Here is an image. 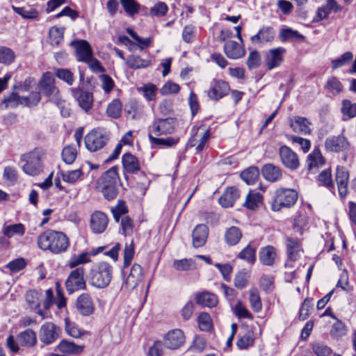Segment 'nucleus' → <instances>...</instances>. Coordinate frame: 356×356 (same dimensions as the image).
<instances>
[{
    "label": "nucleus",
    "instance_id": "obj_7",
    "mask_svg": "<svg viewBox=\"0 0 356 356\" xmlns=\"http://www.w3.org/2000/svg\"><path fill=\"white\" fill-rule=\"evenodd\" d=\"M85 270L83 267H79L72 270L66 282L65 286L69 294L75 291L85 289L86 283L84 280Z\"/></svg>",
    "mask_w": 356,
    "mask_h": 356
},
{
    "label": "nucleus",
    "instance_id": "obj_22",
    "mask_svg": "<svg viewBox=\"0 0 356 356\" xmlns=\"http://www.w3.org/2000/svg\"><path fill=\"white\" fill-rule=\"evenodd\" d=\"M142 279V267L139 264H135L132 266L130 273L125 280V287L129 290L134 289L138 286Z\"/></svg>",
    "mask_w": 356,
    "mask_h": 356
},
{
    "label": "nucleus",
    "instance_id": "obj_40",
    "mask_svg": "<svg viewBox=\"0 0 356 356\" xmlns=\"http://www.w3.org/2000/svg\"><path fill=\"white\" fill-rule=\"evenodd\" d=\"M249 294V302L252 309L256 313L259 312L262 309V303L259 291L252 288L250 290Z\"/></svg>",
    "mask_w": 356,
    "mask_h": 356
},
{
    "label": "nucleus",
    "instance_id": "obj_32",
    "mask_svg": "<svg viewBox=\"0 0 356 356\" xmlns=\"http://www.w3.org/2000/svg\"><path fill=\"white\" fill-rule=\"evenodd\" d=\"M25 227L22 223H15L8 225H4L2 227V233L7 238L22 236L25 233Z\"/></svg>",
    "mask_w": 356,
    "mask_h": 356
},
{
    "label": "nucleus",
    "instance_id": "obj_1",
    "mask_svg": "<svg viewBox=\"0 0 356 356\" xmlns=\"http://www.w3.org/2000/svg\"><path fill=\"white\" fill-rule=\"evenodd\" d=\"M38 247L43 250H49L53 254H60L65 252L70 241L67 236L61 232L47 230L38 238Z\"/></svg>",
    "mask_w": 356,
    "mask_h": 356
},
{
    "label": "nucleus",
    "instance_id": "obj_17",
    "mask_svg": "<svg viewBox=\"0 0 356 356\" xmlns=\"http://www.w3.org/2000/svg\"><path fill=\"white\" fill-rule=\"evenodd\" d=\"M335 179L340 197L342 198L345 197L348 193V183L349 179L348 170L344 167L337 166Z\"/></svg>",
    "mask_w": 356,
    "mask_h": 356
},
{
    "label": "nucleus",
    "instance_id": "obj_43",
    "mask_svg": "<svg viewBox=\"0 0 356 356\" xmlns=\"http://www.w3.org/2000/svg\"><path fill=\"white\" fill-rule=\"evenodd\" d=\"M343 85L335 76L328 78L325 88L333 95H339L343 90Z\"/></svg>",
    "mask_w": 356,
    "mask_h": 356
},
{
    "label": "nucleus",
    "instance_id": "obj_3",
    "mask_svg": "<svg viewBox=\"0 0 356 356\" xmlns=\"http://www.w3.org/2000/svg\"><path fill=\"white\" fill-rule=\"evenodd\" d=\"M118 168L113 166L104 172L97 181V188L106 200H111L116 197L118 193Z\"/></svg>",
    "mask_w": 356,
    "mask_h": 356
},
{
    "label": "nucleus",
    "instance_id": "obj_33",
    "mask_svg": "<svg viewBox=\"0 0 356 356\" xmlns=\"http://www.w3.org/2000/svg\"><path fill=\"white\" fill-rule=\"evenodd\" d=\"M275 257V248L270 245L263 248L259 251V260L265 266H272Z\"/></svg>",
    "mask_w": 356,
    "mask_h": 356
},
{
    "label": "nucleus",
    "instance_id": "obj_4",
    "mask_svg": "<svg viewBox=\"0 0 356 356\" xmlns=\"http://www.w3.org/2000/svg\"><path fill=\"white\" fill-rule=\"evenodd\" d=\"M113 276V267L107 262L102 261L95 264L90 272V283L97 289L108 286Z\"/></svg>",
    "mask_w": 356,
    "mask_h": 356
},
{
    "label": "nucleus",
    "instance_id": "obj_9",
    "mask_svg": "<svg viewBox=\"0 0 356 356\" xmlns=\"http://www.w3.org/2000/svg\"><path fill=\"white\" fill-rule=\"evenodd\" d=\"M176 120L172 118L155 119L150 127L156 136L171 134L175 129Z\"/></svg>",
    "mask_w": 356,
    "mask_h": 356
},
{
    "label": "nucleus",
    "instance_id": "obj_38",
    "mask_svg": "<svg viewBox=\"0 0 356 356\" xmlns=\"http://www.w3.org/2000/svg\"><path fill=\"white\" fill-rule=\"evenodd\" d=\"M262 195L259 193L250 192L246 196L244 206L250 210H255L261 204Z\"/></svg>",
    "mask_w": 356,
    "mask_h": 356
},
{
    "label": "nucleus",
    "instance_id": "obj_47",
    "mask_svg": "<svg viewBox=\"0 0 356 356\" xmlns=\"http://www.w3.org/2000/svg\"><path fill=\"white\" fill-rule=\"evenodd\" d=\"M149 139L150 142L158 146H164V147H172L175 145L179 142V138L174 137H168L166 138H155L152 136L151 134H149Z\"/></svg>",
    "mask_w": 356,
    "mask_h": 356
},
{
    "label": "nucleus",
    "instance_id": "obj_23",
    "mask_svg": "<svg viewBox=\"0 0 356 356\" xmlns=\"http://www.w3.org/2000/svg\"><path fill=\"white\" fill-rule=\"evenodd\" d=\"M42 295L36 290H30L26 293V301L29 306L35 309V312L42 316V318H45L46 316L43 312L40 309Z\"/></svg>",
    "mask_w": 356,
    "mask_h": 356
},
{
    "label": "nucleus",
    "instance_id": "obj_55",
    "mask_svg": "<svg viewBox=\"0 0 356 356\" xmlns=\"http://www.w3.org/2000/svg\"><path fill=\"white\" fill-rule=\"evenodd\" d=\"M198 325L202 331H209L212 327L211 316L206 312L200 314L197 318Z\"/></svg>",
    "mask_w": 356,
    "mask_h": 356
},
{
    "label": "nucleus",
    "instance_id": "obj_14",
    "mask_svg": "<svg viewBox=\"0 0 356 356\" xmlns=\"http://www.w3.org/2000/svg\"><path fill=\"white\" fill-rule=\"evenodd\" d=\"M349 143L346 138L342 136H334L327 138L325 141V149L328 152H339L348 149Z\"/></svg>",
    "mask_w": 356,
    "mask_h": 356
},
{
    "label": "nucleus",
    "instance_id": "obj_8",
    "mask_svg": "<svg viewBox=\"0 0 356 356\" xmlns=\"http://www.w3.org/2000/svg\"><path fill=\"white\" fill-rule=\"evenodd\" d=\"M60 332L58 326L51 322H47L39 330V339L44 344H51L59 338Z\"/></svg>",
    "mask_w": 356,
    "mask_h": 356
},
{
    "label": "nucleus",
    "instance_id": "obj_49",
    "mask_svg": "<svg viewBox=\"0 0 356 356\" xmlns=\"http://www.w3.org/2000/svg\"><path fill=\"white\" fill-rule=\"evenodd\" d=\"M60 174L63 180L65 182L70 184H74L76 182L83 176V172L81 169L63 171Z\"/></svg>",
    "mask_w": 356,
    "mask_h": 356
},
{
    "label": "nucleus",
    "instance_id": "obj_20",
    "mask_svg": "<svg viewBox=\"0 0 356 356\" xmlns=\"http://www.w3.org/2000/svg\"><path fill=\"white\" fill-rule=\"evenodd\" d=\"M72 95L76 99L79 106L86 112L92 107L93 97L92 93L79 88L72 89Z\"/></svg>",
    "mask_w": 356,
    "mask_h": 356
},
{
    "label": "nucleus",
    "instance_id": "obj_48",
    "mask_svg": "<svg viewBox=\"0 0 356 356\" xmlns=\"http://www.w3.org/2000/svg\"><path fill=\"white\" fill-rule=\"evenodd\" d=\"M15 52L7 47H0V63L10 65L15 60Z\"/></svg>",
    "mask_w": 356,
    "mask_h": 356
},
{
    "label": "nucleus",
    "instance_id": "obj_45",
    "mask_svg": "<svg viewBox=\"0 0 356 356\" xmlns=\"http://www.w3.org/2000/svg\"><path fill=\"white\" fill-rule=\"evenodd\" d=\"M122 104L118 99H113L107 106L106 113L108 116L117 119L122 113Z\"/></svg>",
    "mask_w": 356,
    "mask_h": 356
},
{
    "label": "nucleus",
    "instance_id": "obj_61",
    "mask_svg": "<svg viewBox=\"0 0 356 356\" xmlns=\"http://www.w3.org/2000/svg\"><path fill=\"white\" fill-rule=\"evenodd\" d=\"M280 40L284 41L291 40L294 38L302 39L304 37L300 34L297 31L291 29H284L280 33Z\"/></svg>",
    "mask_w": 356,
    "mask_h": 356
},
{
    "label": "nucleus",
    "instance_id": "obj_64",
    "mask_svg": "<svg viewBox=\"0 0 356 356\" xmlns=\"http://www.w3.org/2000/svg\"><path fill=\"white\" fill-rule=\"evenodd\" d=\"M246 63L250 69L257 68L261 63L259 53L257 50L251 51L248 55Z\"/></svg>",
    "mask_w": 356,
    "mask_h": 356
},
{
    "label": "nucleus",
    "instance_id": "obj_2",
    "mask_svg": "<svg viewBox=\"0 0 356 356\" xmlns=\"http://www.w3.org/2000/svg\"><path fill=\"white\" fill-rule=\"evenodd\" d=\"M46 154V150L41 147H36L22 154L20 160L25 163L22 166L23 172L30 176L38 175L43 170Z\"/></svg>",
    "mask_w": 356,
    "mask_h": 356
},
{
    "label": "nucleus",
    "instance_id": "obj_42",
    "mask_svg": "<svg viewBox=\"0 0 356 356\" xmlns=\"http://www.w3.org/2000/svg\"><path fill=\"white\" fill-rule=\"evenodd\" d=\"M20 104L23 105L22 97L19 96L15 92H13L8 97H5L1 102V106L5 109L15 108Z\"/></svg>",
    "mask_w": 356,
    "mask_h": 356
},
{
    "label": "nucleus",
    "instance_id": "obj_54",
    "mask_svg": "<svg viewBox=\"0 0 356 356\" xmlns=\"http://www.w3.org/2000/svg\"><path fill=\"white\" fill-rule=\"evenodd\" d=\"M353 55L350 51L343 54L339 58L332 60V69L336 70L349 63L353 60Z\"/></svg>",
    "mask_w": 356,
    "mask_h": 356
},
{
    "label": "nucleus",
    "instance_id": "obj_36",
    "mask_svg": "<svg viewBox=\"0 0 356 356\" xmlns=\"http://www.w3.org/2000/svg\"><path fill=\"white\" fill-rule=\"evenodd\" d=\"M59 351L67 354H76L83 351V347L67 340H62L57 346Z\"/></svg>",
    "mask_w": 356,
    "mask_h": 356
},
{
    "label": "nucleus",
    "instance_id": "obj_58",
    "mask_svg": "<svg viewBox=\"0 0 356 356\" xmlns=\"http://www.w3.org/2000/svg\"><path fill=\"white\" fill-rule=\"evenodd\" d=\"M41 99L40 92H32L29 96L22 97V104L24 106L32 107L36 106Z\"/></svg>",
    "mask_w": 356,
    "mask_h": 356
},
{
    "label": "nucleus",
    "instance_id": "obj_25",
    "mask_svg": "<svg viewBox=\"0 0 356 356\" xmlns=\"http://www.w3.org/2000/svg\"><path fill=\"white\" fill-rule=\"evenodd\" d=\"M261 173L264 178L270 182L279 181L282 176L281 168L272 163L265 164L261 168Z\"/></svg>",
    "mask_w": 356,
    "mask_h": 356
},
{
    "label": "nucleus",
    "instance_id": "obj_41",
    "mask_svg": "<svg viewBox=\"0 0 356 356\" xmlns=\"http://www.w3.org/2000/svg\"><path fill=\"white\" fill-rule=\"evenodd\" d=\"M65 29L63 27L52 26L49 31V37L51 45H59L63 40Z\"/></svg>",
    "mask_w": 356,
    "mask_h": 356
},
{
    "label": "nucleus",
    "instance_id": "obj_10",
    "mask_svg": "<svg viewBox=\"0 0 356 356\" xmlns=\"http://www.w3.org/2000/svg\"><path fill=\"white\" fill-rule=\"evenodd\" d=\"M55 79L50 72L43 74L39 81L40 90L47 96L58 101L59 90L54 85Z\"/></svg>",
    "mask_w": 356,
    "mask_h": 356
},
{
    "label": "nucleus",
    "instance_id": "obj_44",
    "mask_svg": "<svg viewBox=\"0 0 356 356\" xmlns=\"http://www.w3.org/2000/svg\"><path fill=\"white\" fill-rule=\"evenodd\" d=\"M90 261V254L88 252H82L79 254H74L68 261V266L74 268L79 265L89 263Z\"/></svg>",
    "mask_w": 356,
    "mask_h": 356
},
{
    "label": "nucleus",
    "instance_id": "obj_30",
    "mask_svg": "<svg viewBox=\"0 0 356 356\" xmlns=\"http://www.w3.org/2000/svg\"><path fill=\"white\" fill-rule=\"evenodd\" d=\"M122 165L127 172L136 173L140 170L138 159L130 153H127L122 158Z\"/></svg>",
    "mask_w": 356,
    "mask_h": 356
},
{
    "label": "nucleus",
    "instance_id": "obj_13",
    "mask_svg": "<svg viewBox=\"0 0 356 356\" xmlns=\"http://www.w3.org/2000/svg\"><path fill=\"white\" fill-rule=\"evenodd\" d=\"M275 37V31L271 26L261 28L257 34L250 38V41L254 45H264L271 43Z\"/></svg>",
    "mask_w": 356,
    "mask_h": 356
},
{
    "label": "nucleus",
    "instance_id": "obj_15",
    "mask_svg": "<svg viewBox=\"0 0 356 356\" xmlns=\"http://www.w3.org/2000/svg\"><path fill=\"white\" fill-rule=\"evenodd\" d=\"M108 218L102 211H96L91 215L90 228L92 232L101 234L104 232L108 225Z\"/></svg>",
    "mask_w": 356,
    "mask_h": 356
},
{
    "label": "nucleus",
    "instance_id": "obj_12",
    "mask_svg": "<svg viewBox=\"0 0 356 356\" xmlns=\"http://www.w3.org/2000/svg\"><path fill=\"white\" fill-rule=\"evenodd\" d=\"M286 51V49L282 47L269 49L265 56V64L267 69L272 70L280 67L284 61Z\"/></svg>",
    "mask_w": 356,
    "mask_h": 356
},
{
    "label": "nucleus",
    "instance_id": "obj_53",
    "mask_svg": "<svg viewBox=\"0 0 356 356\" xmlns=\"http://www.w3.org/2000/svg\"><path fill=\"white\" fill-rule=\"evenodd\" d=\"M286 248L288 257L292 261L296 260L300 251V247L298 241L293 240L292 238H288Z\"/></svg>",
    "mask_w": 356,
    "mask_h": 356
},
{
    "label": "nucleus",
    "instance_id": "obj_46",
    "mask_svg": "<svg viewBox=\"0 0 356 356\" xmlns=\"http://www.w3.org/2000/svg\"><path fill=\"white\" fill-rule=\"evenodd\" d=\"M259 177V170L256 167H250L241 173V179L248 185L253 184Z\"/></svg>",
    "mask_w": 356,
    "mask_h": 356
},
{
    "label": "nucleus",
    "instance_id": "obj_59",
    "mask_svg": "<svg viewBox=\"0 0 356 356\" xmlns=\"http://www.w3.org/2000/svg\"><path fill=\"white\" fill-rule=\"evenodd\" d=\"M13 10L25 19H35L38 16V13L33 8L26 9L25 8L12 6Z\"/></svg>",
    "mask_w": 356,
    "mask_h": 356
},
{
    "label": "nucleus",
    "instance_id": "obj_39",
    "mask_svg": "<svg viewBox=\"0 0 356 356\" xmlns=\"http://www.w3.org/2000/svg\"><path fill=\"white\" fill-rule=\"evenodd\" d=\"M126 63L130 68L139 69L148 67L151 64V61L143 59L138 56L131 55L127 58Z\"/></svg>",
    "mask_w": 356,
    "mask_h": 356
},
{
    "label": "nucleus",
    "instance_id": "obj_16",
    "mask_svg": "<svg viewBox=\"0 0 356 356\" xmlns=\"http://www.w3.org/2000/svg\"><path fill=\"white\" fill-rule=\"evenodd\" d=\"M184 332L179 329L170 331L164 337V345L169 349H177L184 343Z\"/></svg>",
    "mask_w": 356,
    "mask_h": 356
},
{
    "label": "nucleus",
    "instance_id": "obj_5",
    "mask_svg": "<svg viewBox=\"0 0 356 356\" xmlns=\"http://www.w3.org/2000/svg\"><path fill=\"white\" fill-rule=\"evenodd\" d=\"M298 196L297 191L293 189L278 188L274 193L270 208L273 211H278L282 208H289L296 202Z\"/></svg>",
    "mask_w": 356,
    "mask_h": 356
},
{
    "label": "nucleus",
    "instance_id": "obj_57",
    "mask_svg": "<svg viewBox=\"0 0 356 356\" xmlns=\"http://www.w3.org/2000/svg\"><path fill=\"white\" fill-rule=\"evenodd\" d=\"M346 334L345 325L339 320H337L332 326L330 335L332 337L339 339Z\"/></svg>",
    "mask_w": 356,
    "mask_h": 356
},
{
    "label": "nucleus",
    "instance_id": "obj_6",
    "mask_svg": "<svg viewBox=\"0 0 356 356\" xmlns=\"http://www.w3.org/2000/svg\"><path fill=\"white\" fill-rule=\"evenodd\" d=\"M109 138L108 131L104 128L97 127L86 135L85 145L88 151L95 152L104 148Z\"/></svg>",
    "mask_w": 356,
    "mask_h": 356
},
{
    "label": "nucleus",
    "instance_id": "obj_27",
    "mask_svg": "<svg viewBox=\"0 0 356 356\" xmlns=\"http://www.w3.org/2000/svg\"><path fill=\"white\" fill-rule=\"evenodd\" d=\"M229 90L228 83L222 80L214 81L209 92V97L219 99L227 94Z\"/></svg>",
    "mask_w": 356,
    "mask_h": 356
},
{
    "label": "nucleus",
    "instance_id": "obj_24",
    "mask_svg": "<svg viewBox=\"0 0 356 356\" xmlns=\"http://www.w3.org/2000/svg\"><path fill=\"white\" fill-rule=\"evenodd\" d=\"M289 123L293 131L299 134H310V122L305 118L295 116L289 119Z\"/></svg>",
    "mask_w": 356,
    "mask_h": 356
},
{
    "label": "nucleus",
    "instance_id": "obj_56",
    "mask_svg": "<svg viewBox=\"0 0 356 356\" xmlns=\"http://www.w3.org/2000/svg\"><path fill=\"white\" fill-rule=\"evenodd\" d=\"M238 257L250 264H253L255 261V249L248 245L238 253Z\"/></svg>",
    "mask_w": 356,
    "mask_h": 356
},
{
    "label": "nucleus",
    "instance_id": "obj_31",
    "mask_svg": "<svg viewBox=\"0 0 356 356\" xmlns=\"http://www.w3.org/2000/svg\"><path fill=\"white\" fill-rule=\"evenodd\" d=\"M254 332L252 329H249L239 337L236 341V346L240 350H247L254 346Z\"/></svg>",
    "mask_w": 356,
    "mask_h": 356
},
{
    "label": "nucleus",
    "instance_id": "obj_35",
    "mask_svg": "<svg viewBox=\"0 0 356 356\" xmlns=\"http://www.w3.org/2000/svg\"><path fill=\"white\" fill-rule=\"evenodd\" d=\"M307 163L309 170H312L323 165L324 159L318 149H314L313 152L308 155Z\"/></svg>",
    "mask_w": 356,
    "mask_h": 356
},
{
    "label": "nucleus",
    "instance_id": "obj_62",
    "mask_svg": "<svg viewBox=\"0 0 356 356\" xmlns=\"http://www.w3.org/2000/svg\"><path fill=\"white\" fill-rule=\"evenodd\" d=\"M341 111L343 115L348 118H354L356 116V103L352 104L349 100H343Z\"/></svg>",
    "mask_w": 356,
    "mask_h": 356
},
{
    "label": "nucleus",
    "instance_id": "obj_50",
    "mask_svg": "<svg viewBox=\"0 0 356 356\" xmlns=\"http://www.w3.org/2000/svg\"><path fill=\"white\" fill-rule=\"evenodd\" d=\"M318 181L320 184L326 187L330 191L334 188L332 179L331 170L330 169L323 170L318 176Z\"/></svg>",
    "mask_w": 356,
    "mask_h": 356
},
{
    "label": "nucleus",
    "instance_id": "obj_37",
    "mask_svg": "<svg viewBox=\"0 0 356 356\" xmlns=\"http://www.w3.org/2000/svg\"><path fill=\"white\" fill-rule=\"evenodd\" d=\"M242 233L241 229L236 227L229 228L225 234V242L229 245L237 244L241 238Z\"/></svg>",
    "mask_w": 356,
    "mask_h": 356
},
{
    "label": "nucleus",
    "instance_id": "obj_60",
    "mask_svg": "<svg viewBox=\"0 0 356 356\" xmlns=\"http://www.w3.org/2000/svg\"><path fill=\"white\" fill-rule=\"evenodd\" d=\"M312 350L316 356H330L332 350L322 342H316L312 345Z\"/></svg>",
    "mask_w": 356,
    "mask_h": 356
},
{
    "label": "nucleus",
    "instance_id": "obj_63",
    "mask_svg": "<svg viewBox=\"0 0 356 356\" xmlns=\"http://www.w3.org/2000/svg\"><path fill=\"white\" fill-rule=\"evenodd\" d=\"M56 76L67 83L69 86H72L74 82L73 73L67 69H58L56 72Z\"/></svg>",
    "mask_w": 356,
    "mask_h": 356
},
{
    "label": "nucleus",
    "instance_id": "obj_34",
    "mask_svg": "<svg viewBox=\"0 0 356 356\" xmlns=\"http://www.w3.org/2000/svg\"><path fill=\"white\" fill-rule=\"evenodd\" d=\"M17 340L22 346H33L37 341L35 332L31 329H27L18 334Z\"/></svg>",
    "mask_w": 356,
    "mask_h": 356
},
{
    "label": "nucleus",
    "instance_id": "obj_29",
    "mask_svg": "<svg viewBox=\"0 0 356 356\" xmlns=\"http://www.w3.org/2000/svg\"><path fill=\"white\" fill-rule=\"evenodd\" d=\"M224 51L229 58L236 59L245 54V50L235 41L229 40L224 45Z\"/></svg>",
    "mask_w": 356,
    "mask_h": 356
},
{
    "label": "nucleus",
    "instance_id": "obj_19",
    "mask_svg": "<svg viewBox=\"0 0 356 356\" xmlns=\"http://www.w3.org/2000/svg\"><path fill=\"white\" fill-rule=\"evenodd\" d=\"M76 307L79 314L83 316H89L95 310L92 298L88 293H82L77 298Z\"/></svg>",
    "mask_w": 356,
    "mask_h": 356
},
{
    "label": "nucleus",
    "instance_id": "obj_11",
    "mask_svg": "<svg viewBox=\"0 0 356 356\" xmlns=\"http://www.w3.org/2000/svg\"><path fill=\"white\" fill-rule=\"evenodd\" d=\"M279 155L282 163L288 169L296 170L300 165L298 156L290 147L282 145L279 149Z\"/></svg>",
    "mask_w": 356,
    "mask_h": 356
},
{
    "label": "nucleus",
    "instance_id": "obj_52",
    "mask_svg": "<svg viewBox=\"0 0 356 356\" xmlns=\"http://www.w3.org/2000/svg\"><path fill=\"white\" fill-rule=\"evenodd\" d=\"M172 266L179 271L189 270L195 268V262L192 259L175 260Z\"/></svg>",
    "mask_w": 356,
    "mask_h": 356
},
{
    "label": "nucleus",
    "instance_id": "obj_51",
    "mask_svg": "<svg viewBox=\"0 0 356 356\" xmlns=\"http://www.w3.org/2000/svg\"><path fill=\"white\" fill-rule=\"evenodd\" d=\"M77 150L74 145L65 146L62 151L63 161L67 164H72L76 159Z\"/></svg>",
    "mask_w": 356,
    "mask_h": 356
},
{
    "label": "nucleus",
    "instance_id": "obj_28",
    "mask_svg": "<svg viewBox=\"0 0 356 356\" xmlns=\"http://www.w3.org/2000/svg\"><path fill=\"white\" fill-rule=\"evenodd\" d=\"M195 300L197 304L207 307H214L218 302L217 296L208 291L197 293Z\"/></svg>",
    "mask_w": 356,
    "mask_h": 356
},
{
    "label": "nucleus",
    "instance_id": "obj_26",
    "mask_svg": "<svg viewBox=\"0 0 356 356\" xmlns=\"http://www.w3.org/2000/svg\"><path fill=\"white\" fill-rule=\"evenodd\" d=\"M240 191L235 187L228 188L218 200L219 204L223 207H231L239 197Z\"/></svg>",
    "mask_w": 356,
    "mask_h": 356
},
{
    "label": "nucleus",
    "instance_id": "obj_18",
    "mask_svg": "<svg viewBox=\"0 0 356 356\" xmlns=\"http://www.w3.org/2000/svg\"><path fill=\"white\" fill-rule=\"evenodd\" d=\"M76 49V58L78 61L88 62L91 60L92 51L88 42L79 40L72 42Z\"/></svg>",
    "mask_w": 356,
    "mask_h": 356
},
{
    "label": "nucleus",
    "instance_id": "obj_21",
    "mask_svg": "<svg viewBox=\"0 0 356 356\" xmlns=\"http://www.w3.org/2000/svg\"><path fill=\"white\" fill-rule=\"evenodd\" d=\"M209 229L206 225H197L192 232V243L194 248L202 247L208 238Z\"/></svg>",
    "mask_w": 356,
    "mask_h": 356
}]
</instances>
